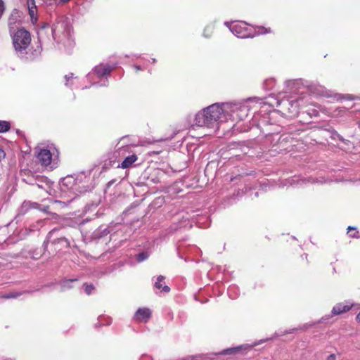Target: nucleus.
Returning a JSON list of instances; mask_svg holds the SVG:
<instances>
[{
  "label": "nucleus",
  "instance_id": "nucleus-12",
  "mask_svg": "<svg viewBox=\"0 0 360 360\" xmlns=\"http://www.w3.org/2000/svg\"><path fill=\"white\" fill-rule=\"evenodd\" d=\"M39 56V52L34 50L30 56H25V60L28 61L35 60Z\"/></svg>",
  "mask_w": 360,
  "mask_h": 360
},
{
  "label": "nucleus",
  "instance_id": "nucleus-20",
  "mask_svg": "<svg viewBox=\"0 0 360 360\" xmlns=\"http://www.w3.org/2000/svg\"><path fill=\"white\" fill-rule=\"evenodd\" d=\"M20 295H21L20 292H12V293H9L6 295L3 296V297L6 298V299L16 298Z\"/></svg>",
  "mask_w": 360,
  "mask_h": 360
},
{
  "label": "nucleus",
  "instance_id": "nucleus-15",
  "mask_svg": "<svg viewBox=\"0 0 360 360\" xmlns=\"http://www.w3.org/2000/svg\"><path fill=\"white\" fill-rule=\"evenodd\" d=\"M335 98H336L337 101H341L342 99H347V100H353L354 99V97L352 95L342 96V95L338 94V95H335Z\"/></svg>",
  "mask_w": 360,
  "mask_h": 360
},
{
  "label": "nucleus",
  "instance_id": "nucleus-19",
  "mask_svg": "<svg viewBox=\"0 0 360 360\" xmlns=\"http://www.w3.org/2000/svg\"><path fill=\"white\" fill-rule=\"evenodd\" d=\"M148 257V255L146 252H141L137 255V260H138V262H142V261L145 260L146 259H147Z\"/></svg>",
  "mask_w": 360,
  "mask_h": 360
},
{
  "label": "nucleus",
  "instance_id": "nucleus-21",
  "mask_svg": "<svg viewBox=\"0 0 360 360\" xmlns=\"http://www.w3.org/2000/svg\"><path fill=\"white\" fill-rule=\"evenodd\" d=\"M27 4L28 8H32V7H37L35 5L34 0H27Z\"/></svg>",
  "mask_w": 360,
  "mask_h": 360
},
{
  "label": "nucleus",
  "instance_id": "nucleus-27",
  "mask_svg": "<svg viewBox=\"0 0 360 360\" xmlns=\"http://www.w3.org/2000/svg\"><path fill=\"white\" fill-rule=\"evenodd\" d=\"M73 76V74L72 73H70V75H65V78L67 79V81H68L69 79L72 78Z\"/></svg>",
  "mask_w": 360,
  "mask_h": 360
},
{
  "label": "nucleus",
  "instance_id": "nucleus-18",
  "mask_svg": "<svg viewBox=\"0 0 360 360\" xmlns=\"http://www.w3.org/2000/svg\"><path fill=\"white\" fill-rule=\"evenodd\" d=\"M212 31H213V27L212 26H207L204 30V35L206 37H208L212 34Z\"/></svg>",
  "mask_w": 360,
  "mask_h": 360
},
{
  "label": "nucleus",
  "instance_id": "nucleus-30",
  "mask_svg": "<svg viewBox=\"0 0 360 360\" xmlns=\"http://www.w3.org/2000/svg\"><path fill=\"white\" fill-rule=\"evenodd\" d=\"M134 68H135L136 72H138V71L141 70V67L139 65H135Z\"/></svg>",
  "mask_w": 360,
  "mask_h": 360
},
{
  "label": "nucleus",
  "instance_id": "nucleus-32",
  "mask_svg": "<svg viewBox=\"0 0 360 360\" xmlns=\"http://www.w3.org/2000/svg\"><path fill=\"white\" fill-rule=\"evenodd\" d=\"M237 28H238V26H237V25H236V26L233 27V29H234L236 32H237Z\"/></svg>",
  "mask_w": 360,
  "mask_h": 360
},
{
  "label": "nucleus",
  "instance_id": "nucleus-31",
  "mask_svg": "<svg viewBox=\"0 0 360 360\" xmlns=\"http://www.w3.org/2000/svg\"><path fill=\"white\" fill-rule=\"evenodd\" d=\"M70 0H60L61 2L63 3H67L68 1H70Z\"/></svg>",
  "mask_w": 360,
  "mask_h": 360
},
{
  "label": "nucleus",
  "instance_id": "nucleus-24",
  "mask_svg": "<svg viewBox=\"0 0 360 360\" xmlns=\"http://www.w3.org/2000/svg\"><path fill=\"white\" fill-rule=\"evenodd\" d=\"M307 254H303L300 256V260L302 262H305L306 264H308V259H307Z\"/></svg>",
  "mask_w": 360,
  "mask_h": 360
},
{
  "label": "nucleus",
  "instance_id": "nucleus-3",
  "mask_svg": "<svg viewBox=\"0 0 360 360\" xmlns=\"http://www.w3.org/2000/svg\"><path fill=\"white\" fill-rule=\"evenodd\" d=\"M151 311L148 308H139L135 313L134 319L136 322H147L151 317Z\"/></svg>",
  "mask_w": 360,
  "mask_h": 360
},
{
  "label": "nucleus",
  "instance_id": "nucleus-6",
  "mask_svg": "<svg viewBox=\"0 0 360 360\" xmlns=\"http://www.w3.org/2000/svg\"><path fill=\"white\" fill-rule=\"evenodd\" d=\"M353 307V304H346L342 302L336 304L333 309L332 314L333 315H339L342 313L349 311Z\"/></svg>",
  "mask_w": 360,
  "mask_h": 360
},
{
  "label": "nucleus",
  "instance_id": "nucleus-9",
  "mask_svg": "<svg viewBox=\"0 0 360 360\" xmlns=\"http://www.w3.org/2000/svg\"><path fill=\"white\" fill-rule=\"evenodd\" d=\"M11 128L10 122L7 121H0V133L8 131Z\"/></svg>",
  "mask_w": 360,
  "mask_h": 360
},
{
  "label": "nucleus",
  "instance_id": "nucleus-28",
  "mask_svg": "<svg viewBox=\"0 0 360 360\" xmlns=\"http://www.w3.org/2000/svg\"><path fill=\"white\" fill-rule=\"evenodd\" d=\"M356 319L359 323H360V311L357 314Z\"/></svg>",
  "mask_w": 360,
  "mask_h": 360
},
{
  "label": "nucleus",
  "instance_id": "nucleus-10",
  "mask_svg": "<svg viewBox=\"0 0 360 360\" xmlns=\"http://www.w3.org/2000/svg\"><path fill=\"white\" fill-rule=\"evenodd\" d=\"M84 292L86 295H90L95 290V286L91 283H85L83 284Z\"/></svg>",
  "mask_w": 360,
  "mask_h": 360
},
{
  "label": "nucleus",
  "instance_id": "nucleus-29",
  "mask_svg": "<svg viewBox=\"0 0 360 360\" xmlns=\"http://www.w3.org/2000/svg\"><path fill=\"white\" fill-rule=\"evenodd\" d=\"M265 30L264 31V33H270L271 29L270 28H264Z\"/></svg>",
  "mask_w": 360,
  "mask_h": 360
},
{
  "label": "nucleus",
  "instance_id": "nucleus-2",
  "mask_svg": "<svg viewBox=\"0 0 360 360\" xmlns=\"http://www.w3.org/2000/svg\"><path fill=\"white\" fill-rule=\"evenodd\" d=\"M11 37L14 49L20 54L27 49L32 41L30 32L23 27L16 30Z\"/></svg>",
  "mask_w": 360,
  "mask_h": 360
},
{
  "label": "nucleus",
  "instance_id": "nucleus-11",
  "mask_svg": "<svg viewBox=\"0 0 360 360\" xmlns=\"http://www.w3.org/2000/svg\"><path fill=\"white\" fill-rule=\"evenodd\" d=\"M28 13H29V15H30L32 22L33 23H35L37 20V18L36 17L37 7H32V8H28Z\"/></svg>",
  "mask_w": 360,
  "mask_h": 360
},
{
  "label": "nucleus",
  "instance_id": "nucleus-5",
  "mask_svg": "<svg viewBox=\"0 0 360 360\" xmlns=\"http://www.w3.org/2000/svg\"><path fill=\"white\" fill-rule=\"evenodd\" d=\"M94 71L98 77H102L110 75L112 68L109 65L100 64L95 67Z\"/></svg>",
  "mask_w": 360,
  "mask_h": 360
},
{
  "label": "nucleus",
  "instance_id": "nucleus-16",
  "mask_svg": "<svg viewBox=\"0 0 360 360\" xmlns=\"http://www.w3.org/2000/svg\"><path fill=\"white\" fill-rule=\"evenodd\" d=\"M240 348H241L240 347H233V348H229V349H226L224 352V354H232L235 352L240 350Z\"/></svg>",
  "mask_w": 360,
  "mask_h": 360
},
{
  "label": "nucleus",
  "instance_id": "nucleus-1",
  "mask_svg": "<svg viewBox=\"0 0 360 360\" xmlns=\"http://www.w3.org/2000/svg\"><path fill=\"white\" fill-rule=\"evenodd\" d=\"M227 108L228 105L222 107L218 103L212 104L196 114L195 124L198 127H210L225 116L224 113L227 112Z\"/></svg>",
  "mask_w": 360,
  "mask_h": 360
},
{
  "label": "nucleus",
  "instance_id": "nucleus-26",
  "mask_svg": "<svg viewBox=\"0 0 360 360\" xmlns=\"http://www.w3.org/2000/svg\"><path fill=\"white\" fill-rule=\"evenodd\" d=\"M114 182H115V180H111V181H110L108 183V184H107V187H108V188H110V186H111V185H112V184H114Z\"/></svg>",
  "mask_w": 360,
  "mask_h": 360
},
{
  "label": "nucleus",
  "instance_id": "nucleus-14",
  "mask_svg": "<svg viewBox=\"0 0 360 360\" xmlns=\"http://www.w3.org/2000/svg\"><path fill=\"white\" fill-rule=\"evenodd\" d=\"M240 110V108L237 106H234L233 109L231 110L232 114L230 115L231 119L233 120H235L236 119L238 118V111Z\"/></svg>",
  "mask_w": 360,
  "mask_h": 360
},
{
  "label": "nucleus",
  "instance_id": "nucleus-7",
  "mask_svg": "<svg viewBox=\"0 0 360 360\" xmlns=\"http://www.w3.org/2000/svg\"><path fill=\"white\" fill-rule=\"evenodd\" d=\"M138 160V157L136 155H131L125 158V159L122 161L120 167L122 169L129 168L136 160Z\"/></svg>",
  "mask_w": 360,
  "mask_h": 360
},
{
  "label": "nucleus",
  "instance_id": "nucleus-4",
  "mask_svg": "<svg viewBox=\"0 0 360 360\" xmlns=\"http://www.w3.org/2000/svg\"><path fill=\"white\" fill-rule=\"evenodd\" d=\"M37 158L41 165L47 167L51 165L52 161V154L47 149H41L38 153Z\"/></svg>",
  "mask_w": 360,
  "mask_h": 360
},
{
  "label": "nucleus",
  "instance_id": "nucleus-13",
  "mask_svg": "<svg viewBox=\"0 0 360 360\" xmlns=\"http://www.w3.org/2000/svg\"><path fill=\"white\" fill-rule=\"evenodd\" d=\"M347 231H348V233H349V236L351 238H359L358 231H356V228L355 227L348 226Z\"/></svg>",
  "mask_w": 360,
  "mask_h": 360
},
{
  "label": "nucleus",
  "instance_id": "nucleus-17",
  "mask_svg": "<svg viewBox=\"0 0 360 360\" xmlns=\"http://www.w3.org/2000/svg\"><path fill=\"white\" fill-rule=\"evenodd\" d=\"M56 242H57L58 243H63V244H64L65 248H69L70 247V243H69L68 240L65 238H58L56 240Z\"/></svg>",
  "mask_w": 360,
  "mask_h": 360
},
{
  "label": "nucleus",
  "instance_id": "nucleus-8",
  "mask_svg": "<svg viewBox=\"0 0 360 360\" xmlns=\"http://www.w3.org/2000/svg\"><path fill=\"white\" fill-rule=\"evenodd\" d=\"M165 276H159L157 278V281L155 283V287L157 289L162 290V291L165 292H168L170 290V288L167 285H163V281L165 280Z\"/></svg>",
  "mask_w": 360,
  "mask_h": 360
},
{
  "label": "nucleus",
  "instance_id": "nucleus-23",
  "mask_svg": "<svg viewBox=\"0 0 360 360\" xmlns=\"http://www.w3.org/2000/svg\"><path fill=\"white\" fill-rule=\"evenodd\" d=\"M77 281V278L66 280V281H64L63 285H64V287L70 288V286H69L68 283H70V282H74V281Z\"/></svg>",
  "mask_w": 360,
  "mask_h": 360
},
{
  "label": "nucleus",
  "instance_id": "nucleus-22",
  "mask_svg": "<svg viewBox=\"0 0 360 360\" xmlns=\"http://www.w3.org/2000/svg\"><path fill=\"white\" fill-rule=\"evenodd\" d=\"M6 157V153L4 149L0 146V161L4 160Z\"/></svg>",
  "mask_w": 360,
  "mask_h": 360
},
{
  "label": "nucleus",
  "instance_id": "nucleus-25",
  "mask_svg": "<svg viewBox=\"0 0 360 360\" xmlns=\"http://www.w3.org/2000/svg\"><path fill=\"white\" fill-rule=\"evenodd\" d=\"M326 360H336V355L331 354L327 356Z\"/></svg>",
  "mask_w": 360,
  "mask_h": 360
}]
</instances>
